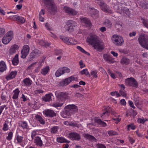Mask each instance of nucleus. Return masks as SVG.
Here are the masks:
<instances>
[{"mask_svg": "<svg viewBox=\"0 0 148 148\" xmlns=\"http://www.w3.org/2000/svg\"><path fill=\"white\" fill-rule=\"evenodd\" d=\"M49 11L54 14L57 12V8L53 0H42Z\"/></svg>", "mask_w": 148, "mask_h": 148, "instance_id": "f257e3e1", "label": "nucleus"}, {"mask_svg": "<svg viewBox=\"0 0 148 148\" xmlns=\"http://www.w3.org/2000/svg\"><path fill=\"white\" fill-rule=\"evenodd\" d=\"M139 44L143 48L148 49V36L145 34L140 35L138 38Z\"/></svg>", "mask_w": 148, "mask_h": 148, "instance_id": "f03ea898", "label": "nucleus"}, {"mask_svg": "<svg viewBox=\"0 0 148 148\" xmlns=\"http://www.w3.org/2000/svg\"><path fill=\"white\" fill-rule=\"evenodd\" d=\"M112 42L117 46L122 45L124 43V40L122 36L117 34L113 35L112 37Z\"/></svg>", "mask_w": 148, "mask_h": 148, "instance_id": "7ed1b4c3", "label": "nucleus"}, {"mask_svg": "<svg viewBox=\"0 0 148 148\" xmlns=\"http://www.w3.org/2000/svg\"><path fill=\"white\" fill-rule=\"evenodd\" d=\"M114 8L117 12L121 14L125 13L127 14L129 13V9L125 7V5L122 3L115 5L114 6Z\"/></svg>", "mask_w": 148, "mask_h": 148, "instance_id": "20e7f679", "label": "nucleus"}, {"mask_svg": "<svg viewBox=\"0 0 148 148\" xmlns=\"http://www.w3.org/2000/svg\"><path fill=\"white\" fill-rule=\"evenodd\" d=\"M60 38L63 42L68 45H75L77 43L76 40L71 38L67 37L62 36H60Z\"/></svg>", "mask_w": 148, "mask_h": 148, "instance_id": "39448f33", "label": "nucleus"}, {"mask_svg": "<svg viewBox=\"0 0 148 148\" xmlns=\"http://www.w3.org/2000/svg\"><path fill=\"white\" fill-rule=\"evenodd\" d=\"M77 25V23L75 21L69 20L66 23L64 27L66 31L71 32L73 31V27L76 26Z\"/></svg>", "mask_w": 148, "mask_h": 148, "instance_id": "423d86ee", "label": "nucleus"}, {"mask_svg": "<svg viewBox=\"0 0 148 148\" xmlns=\"http://www.w3.org/2000/svg\"><path fill=\"white\" fill-rule=\"evenodd\" d=\"M56 97L61 100H65L69 99L68 93L57 91L55 92Z\"/></svg>", "mask_w": 148, "mask_h": 148, "instance_id": "0eeeda50", "label": "nucleus"}, {"mask_svg": "<svg viewBox=\"0 0 148 148\" xmlns=\"http://www.w3.org/2000/svg\"><path fill=\"white\" fill-rule=\"evenodd\" d=\"M125 82L126 85L135 88L138 86V83L135 79L132 77L128 78L125 79Z\"/></svg>", "mask_w": 148, "mask_h": 148, "instance_id": "6e6552de", "label": "nucleus"}, {"mask_svg": "<svg viewBox=\"0 0 148 148\" xmlns=\"http://www.w3.org/2000/svg\"><path fill=\"white\" fill-rule=\"evenodd\" d=\"M99 40V37L96 35H90L87 38L86 41L89 44L93 46Z\"/></svg>", "mask_w": 148, "mask_h": 148, "instance_id": "1a4fd4ad", "label": "nucleus"}, {"mask_svg": "<svg viewBox=\"0 0 148 148\" xmlns=\"http://www.w3.org/2000/svg\"><path fill=\"white\" fill-rule=\"evenodd\" d=\"M63 10L64 12L67 13L70 15H76L78 13L77 11L75 9L67 6H65L63 8Z\"/></svg>", "mask_w": 148, "mask_h": 148, "instance_id": "9d476101", "label": "nucleus"}, {"mask_svg": "<svg viewBox=\"0 0 148 148\" xmlns=\"http://www.w3.org/2000/svg\"><path fill=\"white\" fill-rule=\"evenodd\" d=\"M29 51V47L27 45L24 46L21 51V57L22 58H25L28 55Z\"/></svg>", "mask_w": 148, "mask_h": 148, "instance_id": "9b49d317", "label": "nucleus"}, {"mask_svg": "<svg viewBox=\"0 0 148 148\" xmlns=\"http://www.w3.org/2000/svg\"><path fill=\"white\" fill-rule=\"evenodd\" d=\"M65 109L71 114H74L78 111L77 107L74 104L68 105L65 107Z\"/></svg>", "mask_w": 148, "mask_h": 148, "instance_id": "f8f14e48", "label": "nucleus"}, {"mask_svg": "<svg viewBox=\"0 0 148 148\" xmlns=\"http://www.w3.org/2000/svg\"><path fill=\"white\" fill-rule=\"evenodd\" d=\"M43 113L45 117H53L56 116V113L52 110L47 109L44 110Z\"/></svg>", "mask_w": 148, "mask_h": 148, "instance_id": "ddd939ff", "label": "nucleus"}, {"mask_svg": "<svg viewBox=\"0 0 148 148\" xmlns=\"http://www.w3.org/2000/svg\"><path fill=\"white\" fill-rule=\"evenodd\" d=\"M75 77L73 76H71L66 79L64 81L60 82L59 86H64L69 84L72 81L75 80Z\"/></svg>", "mask_w": 148, "mask_h": 148, "instance_id": "4468645a", "label": "nucleus"}, {"mask_svg": "<svg viewBox=\"0 0 148 148\" xmlns=\"http://www.w3.org/2000/svg\"><path fill=\"white\" fill-rule=\"evenodd\" d=\"M68 137L71 140H79L81 138L79 134L76 132L70 133L68 135Z\"/></svg>", "mask_w": 148, "mask_h": 148, "instance_id": "2eb2a0df", "label": "nucleus"}, {"mask_svg": "<svg viewBox=\"0 0 148 148\" xmlns=\"http://www.w3.org/2000/svg\"><path fill=\"white\" fill-rule=\"evenodd\" d=\"M95 44L93 47L97 51H101L104 48V43L99 41V40Z\"/></svg>", "mask_w": 148, "mask_h": 148, "instance_id": "dca6fc26", "label": "nucleus"}, {"mask_svg": "<svg viewBox=\"0 0 148 148\" xmlns=\"http://www.w3.org/2000/svg\"><path fill=\"white\" fill-rule=\"evenodd\" d=\"M40 53V51L37 49H35L33 50L29 55L30 59H31V60L39 56Z\"/></svg>", "mask_w": 148, "mask_h": 148, "instance_id": "f3484780", "label": "nucleus"}, {"mask_svg": "<svg viewBox=\"0 0 148 148\" xmlns=\"http://www.w3.org/2000/svg\"><path fill=\"white\" fill-rule=\"evenodd\" d=\"M10 17H11V18H10V19L12 20L18 21L22 23H24L25 22V19L23 17L17 15H12L10 16Z\"/></svg>", "mask_w": 148, "mask_h": 148, "instance_id": "a211bd4d", "label": "nucleus"}, {"mask_svg": "<svg viewBox=\"0 0 148 148\" xmlns=\"http://www.w3.org/2000/svg\"><path fill=\"white\" fill-rule=\"evenodd\" d=\"M19 48L18 45L16 44H14L11 46L9 50V53L10 54L12 55L15 53L16 51L18 50Z\"/></svg>", "mask_w": 148, "mask_h": 148, "instance_id": "6ab92c4d", "label": "nucleus"}, {"mask_svg": "<svg viewBox=\"0 0 148 148\" xmlns=\"http://www.w3.org/2000/svg\"><path fill=\"white\" fill-rule=\"evenodd\" d=\"M82 23H84L87 27H90L91 23L89 19L86 17H81L80 18Z\"/></svg>", "mask_w": 148, "mask_h": 148, "instance_id": "aec40b11", "label": "nucleus"}, {"mask_svg": "<svg viewBox=\"0 0 148 148\" xmlns=\"http://www.w3.org/2000/svg\"><path fill=\"white\" fill-rule=\"evenodd\" d=\"M111 111V109L110 108H106L104 110L103 113L101 115V116L102 119H106L109 115V113Z\"/></svg>", "mask_w": 148, "mask_h": 148, "instance_id": "412c9836", "label": "nucleus"}, {"mask_svg": "<svg viewBox=\"0 0 148 148\" xmlns=\"http://www.w3.org/2000/svg\"><path fill=\"white\" fill-rule=\"evenodd\" d=\"M98 11L97 10L94 8H90V13L92 16L93 18H96L98 17Z\"/></svg>", "mask_w": 148, "mask_h": 148, "instance_id": "4be33fe9", "label": "nucleus"}, {"mask_svg": "<svg viewBox=\"0 0 148 148\" xmlns=\"http://www.w3.org/2000/svg\"><path fill=\"white\" fill-rule=\"evenodd\" d=\"M103 58L104 60L106 61L108 63H113V58L108 55L104 54L103 55Z\"/></svg>", "mask_w": 148, "mask_h": 148, "instance_id": "5701e85b", "label": "nucleus"}, {"mask_svg": "<svg viewBox=\"0 0 148 148\" xmlns=\"http://www.w3.org/2000/svg\"><path fill=\"white\" fill-rule=\"evenodd\" d=\"M52 93L47 94L45 96L42 97V99L45 102H49L52 100Z\"/></svg>", "mask_w": 148, "mask_h": 148, "instance_id": "b1692460", "label": "nucleus"}, {"mask_svg": "<svg viewBox=\"0 0 148 148\" xmlns=\"http://www.w3.org/2000/svg\"><path fill=\"white\" fill-rule=\"evenodd\" d=\"M34 142L36 145L39 147H41L42 145V141L40 138L39 137H36L34 140Z\"/></svg>", "mask_w": 148, "mask_h": 148, "instance_id": "393cba45", "label": "nucleus"}, {"mask_svg": "<svg viewBox=\"0 0 148 148\" xmlns=\"http://www.w3.org/2000/svg\"><path fill=\"white\" fill-rule=\"evenodd\" d=\"M23 86L27 87L29 86L32 83V81L29 78H26L23 80Z\"/></svg>", "mask_w": 148, "mask_h": 148, "instance_id": "a878e982", "label": "nucleus"}, {"mask_svg": "<svg viewBox=\"0 0 148 148\" xmlns=\"http://www.w3.org/2000/svg\"><path fill=\"white\" fill-rule=\"evenodd\" d=\"M17 72L16 71H12L8 75L5 77V78L7 80L12 79L15 77L17 74Z\"/></svg>", "mask_w": 148, "mask_h": 148, "instance_id": "bb28decb", "label": "nucleus"}, {"mask_svg": "<svg viewBox=\"0 0 148 148\" xmlns=\"http://www.w3.org/2000/svg\"><path fill=\"white\" fill-rule=\"evenodd\" d=\"M120 62L122 65H125L130 63V60L128 58L124 57L122 58L120 61Z\"/></svg>", "mask_w": 148, "mask_h": 148, "instance_id": "cd10ccee", "label": "nucleus"}, {"mask_svg": "<svg viewBox=\"0 0 148 148\" xmlns=\"http://www.w3.org/2000/svg\"><path fill=\"white\" fill-rule=\"evenodd\" d=\"M35 118L37 121L39 122L41 124L44 125L45 124L44 119L39 115L36 114L35 116Z\"/></svg>", "mask_w": 148, "mask_h": 148, "instance_id": "c85d7f7f", "label": "nucleus"}, {"mask_svg": "<svg viewBox=\"0 0 148 148\" xmlns=\"http://www.w3.org/2000/svg\"><path fill=\"white\" fill-rule=\"evenodd\" d=\"M83 136L86 139L93 141H95V138L93 136L90 135L88 134H84Z\"/></svg>", "mask_w": 148, "mask_h": 148, "instance_id": "c756f323", "label": "nucleus"}, {"mask_svg": "<svg viewBox=\"0 0 148 148\" xmlns=\"http://www.w3.org/2000/svg\"><path fill=\"white\" fill-rule=\"evenodd\" d=\"M71 114L68 111V110L65 109L64 111L62 112L61 115L64 118H69L71 115Z\"/></svg>", "mask_w": 148, "mask_h": 148, "instance_id": "7c9ffc66", "label": "nucleus"}, {"mask_svg": "<svg viewBox=\"0 0 148 148\" xmlns=\"http://www.w3.org/2000/svg\"><path fill=\"white\" fill-rule=\"evenodd\" d=\"M6 69V65L5 62L1 61L0 62V71L3 72Z\"/></svg>", "mask_w": 148, "mask_h": 148, "instance_id": "2f4dec72", "label": "nucleus"}, {"mask_svg": "<svg viewBox=\"0 0 148 148\" xmlns=\"http://www.w3.org/2000/svg\"><path fill=\"white\" fill-rule=\"evenodd\" d=\"M19 125L23 129H27L28 125L27 122L25 121H21L19 123Z\"/></svg>", "mask_w": 148, "mask_h": 148, "instance_id": "473e14b6", "label": "nucleus"}, {"mask_svg": "<svg viewBox=\"0 0 148 148\" xmlns=\"http://www.w3.org/2000/svg\"><path fill=\"white\" fill-rule=\"evenodd\" d=\"M18 57V54H16L14 57L13 60L12 61V64L13 65H16L18 64L19 62Z\"/></svg>", "mask_w": 148, "mask_h": 148, "instance_id": "72a5a7b5", "label": "nucleus"}, {"mask_svg": "<svg viewBox=\"0 0 148 148\" xmlns=\"http://www.w3.org/2000/svg\"><path fill=\"white\" fill-rule=\"evenodd\" d=\"M13 92L14 94L12 97V98L14 99H17L18 97L20 92V91L18 89V88L16 89L15 90L13 91Z\"/></svg>", "mask_w": 148, "mask_h": 148, "instance_id": "f704fd0d", "label": "nucleus"}, {"mask_svg": "<svg viewBox=\"0 0 148 148\" xmlns=\"http://www.w3.org/2000/svg\"><path fill=\"white\" fill-rule=\"evenodd\" d=\"M95 122L97 123L100 125H101L103 127L106 126L107 125L106 123L102 121L101 119L96 118L95 120Z\"/></svg>", "mask_w": 148, "mask_h": 148, "instance_id": "c9c22d12", "label": "nucleus"}, {"mask_svg": "<svg viewBox=\"0 0 148 148\" xmlns=\"http://www.w3.org/2000/svg\"><path fill=\"white\" fill-rule=\"evenodd\" d=\"M49 67L48 66H47L43 68L41 72V73L43 75H45L47 74L49 71Z\"/></svg>", "mask_w": 148, "mask_h": 148, "instance_id": "e433bc0d", "label": "nucleus"}, {"mask_svg": "<svg viewBox=\"0 0 148 148\" xmlns=\"http://www.w3.org/2000/svg\"><path fill=\"white\" fill-rule=\"evenodd\" d=\"M57 141L60 143H69V141L67 140L64 138L62 137H58L57 138Z\"/></svg>", "mask_w": 148, "mask_h": 148, "instance_id": "4c0bfd02", "label": "nucleus"}, {"mask_svg": "<svg viewBox=\"0 0 148 148\" xmlns=\"http://www.w3.org/2000/svg\"><path fill=\"white\" fill-rule=\"evenodd\" d=\"M11 40L9 38L6 36H4L2 39V42L5 45L8 44Z\"/></svg>", "mask_w": 148, "mask_h": 148, "instance_id": "58836bf2", "label": "nucleus"}, {"mask_svg": "<svg viewBox=\"0 0 148 148\" xmlns=\"http://www.w3.org/2000/svg\"><path fill=\"white\" fill-rule=\"evenodd\" d=\"M104 23V25L108 28H110L112 25L111 21L107 19L105 20Z\"/></svg>", "mask_w": 148, "mask_h": 148, "instance_id": "ea45409f", "label": "nucleus"}, {"mask_svg": "<svg viewBox=\"0 0 148 148\" xmlns=\"http://www.w3.org/2000/svg\"><path fill=\"white\" fill-rule=\"evenodd\" d=\"M82 75L85 74L86 76L90 77V74L89 73L87 69H85L80 72Z\"/></svg>", "mask_w": 148, "mask_h": 148, "instance_id": "a19ab883", "label": "nucleus"}, {"mask_svg": "<svg viewBox=\"0 0 148 148\" xmlns=\"http://www.w3.org/2000/svg\"><path fill=\"white\" fill-rule=\"evenodd\" d=\"M63 74L61 68H59L55 73V75L57 77H59Z\"/></svg>", "mask_w": 148, "mask_h": 148, "instance_id": "79ce46f5", "label": "nucleus"}, {"mask_svg": "<svg viewBox=\"0 0 148 148\" xmlns=\"http://www.w3.org/2000/svg\"><path fill=\"white\" fill-rule=\"evenodd\" d=\"M98 71L96 70H91L90 72V75L93 76L94 77L97 78Z\"/></svg>", "mask_w": 148, "mask_h": 148, "instance_id": "37998d69", "label": "nucleus"}, {"mask_svg": "<svg viewBox=\"0 0 148 148\" xmlns=\"http://www.w3.org/2000/svg\"><path fill=\"white\" fill-rule=\"evenodd\" d=\"M115 27L119 31L121 30L122 29V24L119 22L116 23L115 25Z\"/></svg>", "mask_w": 148, "mask_h": 148, "instance_id": "c03bdc74", "label": "nucleus"}, {"mask_svg": "<svg viewBox=\"0 0 148 148\" xmlns=\"http://www.w3.org/2000/svg\"><path fill=\"white\" fill-rule=\"evenodd\" d=\"M64 103V102H62L60 103L57 102L52 104L51 106H52L55 108H57L58 107L62 106L63 104Z\"/></svg>", "mask_w": 148, "mask_h": 148, "instance_id": "a18cd8bd", "label": "nucleus"}, {"mask_svg": "<svg viewBox=\"0 0 148 148\" xmlns=\"http://www.w3.org/2000/svg\"><path fill=\"white\" fill-rule=\"evenodd\" d=\"M13 33L12 31H10L6 34L5 36L11 40L13 37Z\"/></svg>", "mask_w": 148, "mask_h": 148, "instance_id": "49530a36", "label": "nucleus"}, {"mask_svg": "<svg viewBox=\"0 0 148 148\" xmlns=\"http://www.w3.org/2000/svg\"><path fill=\"white\" fill-rule=\"evenodd\" d=\"M58 127L54 126L52 127L50 130V131L51 134H55L58 131Z\"/></svg>", "mask_w": 148, "mask_h": 148, "instance_id": "de8ad7c7", "label": "nucleus"}, {"mask_svg": "<svg viewBox=\"0 0 148 148\" xmlns=\"http://www.w3.org/2000/svg\"><path fill=\"white\" fill-rule=\"evenodd\" d=\"M108 133L109 136H115L118 135V133L115 131L110 130L108 132Z\"/></svg>", "mask_w": 148, "mask_h": 148, "instance_id": "09e8293b", "label": "nucleus"}, {"mask_svg": "<svg viewBox=\"0 0 148 148\" xmlns=\"http://www.w3.org/2000/svg\"><path fill=\"white\" fill-rule=\"evenodd\" d=\"M63 74L65 73H69L70 72V69L66 67H61Z\"/></svg>", "mask_w": 148, "mask_h": 148, "instance_id": "8fccbe9b", "label": "nucleus"}, {"mask_svg": "<svg viewBox=\"0 0 148 148\" xmlns=\"http://www.w3.org/2000/svg\"><path fill=\"white\" fill-rule=\"evenodd\" d=\"M127 126L128 131L130 130V128L132 130H134L136 128L135 125L133 123H131L130 124L128 125Z\"/></svg>", "mask_w": 148, "mask_h": 148, "instance_id": "3c124183", "label": "nucleus"}, {"mask_svg": "<svg viewBox=\"0 0 148 148\" xmlns=\"http://www.w3.org/2000/svg\"><path fill=\"white\" fill-rule=\"evenodd\" d=\"M141 20L144 26L147 28L148 26V20L147 19L142 18Z\"/></svg>", "mask_w": 148, "mask_h": 148, "instance_id": "603ef678", "label": "nucleus"}, {"mask_svg": "<svg viewBox=\"0 0 148 148\" xmlns=\"http://www.w3.org/2000/svg\"><path fill=\"white\" fill-rule=\"evenodd\" d=\"M141 20L144 26L147 28L148 26V20L147 19L142 18Z\"/></svg>", "mask_w": 148, "mask_h": 148, "instance_id": "864d4df0", "label": "nucleus"}, {"mask_svg": "<svg viewBox=\"0 0 148 148\" xmlns=\"http://www.w3.org/2000/svg\"><path fill=\"white\" fill-rule=\"evenodd\" d=\"M40 44L42 46H48L50 45L49 43H47L46 42L42 40H41L39 41Z\"/></svg>", "mask_w": 148, "mask_h": 148, "instance_id": "5fc2aeb1", "label": "nucleus"}, {"mask_svg": "<svg viewBox=\"0 0 148 148\" xmlns=\"http://www.w3.org/2000/svg\"><path fill=\"white\" fill-rule=\"evenodd\" d=\"M148 120L147 119H144L143 118H139L138 120V123H142L143 124H144V123L147 121Z\"/></svg>", "mask_w": 148, "mask_h": 148, "instance_id": "6e6d98bb", "label": "nucleus"}, {"mask_svg": "<svg viewBox=\"0 0 148 148\" xmlns=\"http://www.w3.org/2000/svg\"><path fill=\"white\" fill-rule=\"evenodd\" d=\"M13 136V132H10L8 134V136L6 137V139L10 141L11 140Z\"/></svg>", "mask_w": 148, "mask_h": 148, "instance_id": "4d7b16f0", "label": "nucleus"}, {"mask_svg": "<svg viewBox=\"0 0 148 148\" xmlns=\"http://www.w3.org/2000/svg\"><path fill=\"white\" fill-rule=\"evenodd\" d=\"M5 33V29L3 28H0V38L2 37Z\"/></svg>", "mask_w": 148, "mask_h": 148, "instance_id": "13d9d810", "label": "nucleus"}, {"mask_svg": "<svg viewBox=\"0 0 148 148\" xmlns=\"http://www.w3.org/2000/svg\"><path fill=\"white\" fill-rule=\"evenodd\" d=\"M70 126L79 128L80 126V125L76 123H71L70 124Z\"/></svg>", "mask_w": 148, "mask_h": 148, "instance_id": "bf43d9fd", "label": "nucleus"}, {"mask_svg": "<svg viewBox=\"0 0 148 148\" xmlns=\"http://www.w3.org/2000/svg\"><path fill=\"white\" fill-rule=\"evenodd\" d=\"M37 132H38V131L37 130H34L32 131L31 134V137L32 139H34V138L37 134Z\"/></svg>", "mask_w": 148, "mask_h": 148, "instance_id": "052dcab7", "label": "nucleus"}, {"mask_svg": "<svg viewBox=\"0 0 148 148\" xmlns=\"http://www.w3.org/2000/svg\"><path fill=\"white\" fill-rule=\"evenodd\" d=\"M77 48L78 50H80L83 53H85V54H87L88 53V52H86L85 50H84L81 47L78 46L77 47Z\"/></svg>", "mask_w": 148, "mask_h": 148, "instance_id": "680f3d73", "label": "nucleus"}, {"mask_svg": "<svg viewBox=\"0 0 148 148\" xmlns=\"http://www.w3.org/2000/svg\"><path fill=\"white\" fill-rule=\"evenodd\" d=\"M1 98L3 101H6L7 99V97L4 94L3 92H2L1 96Z\"/></svg>", "mask_w": 148, "mask_h": 148, "instance_id": "e2e57ef3", "label": "nucleus"}, {"mask_svg": "<svg viewBox=\"0 0 148 148\" xmlns=\"http://www.w3.org/2000/svg\"><path fill=\"white\" fill-rule=\"evenodd\" d=\"M142 7L143 8L145 9H148V3L144 2L142 4Z\"/></svg>", "mask_w": 148, "mask_h": 148, "instance_id": "0e129e2a", "label": "nucleus"}, {"mask_svg": "<svg viewBox=\"0 0 148 148\" xmlns=\"http://www.w3.org/2000/svg\"><path fill=\"white\" fill-rule=\"evenodd\" d=\"M97 148H106L104 145L101 144H98L96 145Z\"/></svg>", "mask_w": 148, "mask_h": 148, "instance_id": "69168bd1", "label": "nucleus"}, {"mask_svg": "<svg viewBox=\"0 0 148 148\" xmlns=\"http://www.w3.org/2000/svg\"><path fill=\"white\" fill-rule=\"evenodd\" d=\"M23 137L18 135L16 137V140L18 143H21L23 140Z\"/></svg>", "mask_w": 148, "mask_h": 148, "instance_id": "338daca9", "label": "nucleus"}, {"mask_svg": "<svg viewBox=\"0 0 148 148\" xmlns=\"http://www.w3.org/2000/svg\"><path fill=\"white\" fill-rule=\"evenodd\" d=\"M8 126L7 123H5L4 125L3 128V130L4 131L8 130Z\"/></svg>", "mask_w": 148, "mask_h": 148, "instance_id": "774afa93", "label": "nucleus"}]
</instances>
